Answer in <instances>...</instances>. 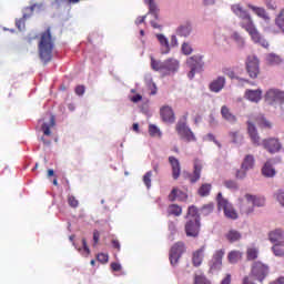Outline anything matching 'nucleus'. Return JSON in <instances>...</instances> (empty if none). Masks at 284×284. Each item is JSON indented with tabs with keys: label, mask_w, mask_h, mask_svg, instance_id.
Returning a JSON list of instances; mask_svg holds the SVG:
<instances>
[{
	"label": "nucleus",
	"mask_w": 284,
	"mask_h": 284,
	"mask_svg": "<svg viewBox=\"0 0 284 284\" xmlns=\"http://www.w3.org/2000/svg\"><path fill=\"white\" fill-rule=\"evenodd\" d=\"M169 163L172 169V178L174 181H179V176H181V162L174 156H169Z\"/></svg>",
	"instance_id": "nucleus-16"
},
{
	"label": "nucleus",
	"mask_w": 284,
	"mask_h": 284,
	"mask_svg": "<svg viewBox=\"0 0 284 284\" xmlns=\"http://www.w3.org/2000/svg\"><path fill=\"white\" fill-rule=\"evenodd\" d=\"M254 168V155H246L243 163L242 170H252Z\"/></svg>",
	"instance_id": "nucleus-37"
},
{
	"label": "nucleus",
	"mask_w": 284,
	"mask_h": 284,
	"mask_svg": "<svg viewBox=\"0 0 284 284\" xmlns=\"http://www.w3.org/2000/svg\"><path fill=\"white\" fill-rule=\"evenodd\" d=\"M230 136H231L233 143H241V141H243V135H240L239 132H236V131L231 132Z\"/></svg>",
	"instance_id": "nucleus-50"
},
{
	"label": "nucleus",
	"mask_w": 284,
	"mask_h": 284,
	"mask_svg": "<svg viewBox=\"0 0 284 284\" xmlns=\"http://www.w3.org/2000/svg\"><path fill=\"white\" fill-rule=\"evenodd\" d=\"M247 132L253 145L258 148V145H261V136H258V131H256L254 123L250 121L247 122Z\"/></svg>",
	"instance_id": "nucleus-15"
},
{
	"label": "nucleus",
	"mask_w": 284,
	"mask_h": 284,
	"mask_svg": "<svg viewBox=\"0 0 284 284\" xmlns=\"http://www.w3.org/2000/svg\"><path fill=\"white\" fill-rule=\"evenodd\" d=\"M112 247H114V250H116V252H121V242H119V240H112Z\"/></svg>",
	"instance_id": "nucleus-56"
},
{
	"label": "nucleus",
	"mask_w": 284,
	"mask_h": 284,
	"mask_svg": "<svg viewBox=\"0 0 284 284\" xmlns=\"http://www.w3.org/2000/svg\"><path fill=\"white\" fill-rule=\"evenodd\" d=\"M225 256V250H219L213 255V263L211 270H221L223 266V257Z\"/></svg>",
	"instance_id": "nucleus-17"
},
{
	"label": "nucleus",
	"mask_w": 284,
	"mask_h": 284,
	"mask_svg": "<svg viewBox=\"0 0 284 284\" xmlns=\"http://www.w3.org/2000/svg\"><path fill=\"white\" fill-rule=\"evenodd\" d=\"M246 72L251 79H258L261 74V62L256 55H248L246 58Z\"/></svg>",
	"instance_id": "nucleus-7"
},
{
	"label": "nucleus",
	"mask_w": 284,
	"mask_h": 284,
	"mask_svg": "<svg viewBox=\"0 0 284 284\" xmlns=\"http://www.w3.org/2000/svg\"><path fill=\"white\" fill-rule=\"evenodd\" d=\"M82 247L87 254H90V247L88 246V241L85 239H82Z\"/></svg>",
	"instance_id": "nucleus-62"
},
{
	"label": "nucleus",
	"mask_w": 284,
	"mask_h": 284,
	"mask_svg": "<svg viewBox=\"0 0 284 284\" xmlns=\"http://www.w3.org/2000/svg\"><path fill=\"white\" fill-rule=\"evenodd\" d=\"M54 125H55L54 115H51L50 123L42 124V131H43L44 136H50V134H52V132L50 131V128H54Z\"/></svg>",
	"instance_id": "nucleus-38"
},
{
	"label": "nucleus",
	"mask_w": 284,
	"mask_h": 284,
	"mask_svg": "<svg viewBox=\"0 0 284 284\" xmlns=\"http://www.w3.org/2000/svg\"><path fill=\"white\" fill-rule=\"evenodd\" d=\"M186 64L189 65V68L201 70V68H203V57L192 55L187 58Z\"/></svg>",
	"instance_id": "nucleus-19"
},
{
	"label": "nucleus",
	"mask_w": 284,
	"mask_h": 284,
	"mask_svg": "<svg viewBox=\"0 0 284 284\" xmlns=\"http://www.w3.org/2000/svg\"><path fill=\"white\" fill-rule=\"evenodd\" d=\"M231 10L235 17H239L241 20L240 27L247 32L253 43H258V45H262V48H270V42L263 38L261 32H258L256 24H254V20H252V16H250V13L243 9L240 3L233 4Z\"/></svg>",
	"instance_id": "nucleus-1"
},
{
	"label": "nucleus",
	"mask_w": 284,
	"mask_h": 284,
	"mask_svg": "<svg viewBox=\"0 0 284 284\" xmlns=\"http://www.w3.org/2000/svg\"><path fill=\"white\" fill-rule=\"evenodd\" d=\"M276 199H277L278 203H281L284 207V192L283 191H278V193L276 194Z\"/></svg>",
	"instance_id": "nucleus-57"
},
{
	"label": "nucleus",
	"mask_w": 284,
	"mask_h": 284,
	"mask_svg": "<svg viewBox=\"0 0 284 284\" xmlns=\"http://www.w3.org/2000/svg\"><path fill=\"white\" fill-rule=\"evenodd\" d=\"M268 240L271 241V243H281L283 242V231L281 229H277L275 231H272L268 234Z\"/></svg>",
	"instance_id": "nucleus-26"
},
{
	"label": "nucleus",
	"mask_w": 284,
	"mask_h": 284,
	"mask_svg": "<svg viewBox=\"0 0 284 284\" xmlns=\"http://www.w3.org/2000/svg\"><path fill=\"white\" fill-rule=\"evenodd\" d=\"M224 185L227 187V190H239V184L234 180L225 181Z\"/></svg>",
	"instance_id": "nucleus-48"
},
{
	"label": "nucleus",
	"mask_w": 284,
	"mask_h": 284,
	"mask_svg": "<svg viewBox=\"0 0 284 284\" xmlns=\"http://www.w3.org/2000/svg\"><path fill=\"white\" fill-rule=\"evenodd\" d=\"M262 174L267 179H272V176H276V170H274L270 162H266L262 168Z\"/></svg>",
	"instance_id": "nucleus-27"
},
{
	"label": "nucleus",
	"mask_w": 284,
	"mask_h": 284,
	"mask_svg": "<svg viewBox=\"0 0 284 284\" xmlns=\"http://www.w3.org/2000/svg\"><path fill=\"white\" fill-rule=\"evenodd\" d=\"M245 199L247 203H251L252 207H263V205H265V197H258L252 194H246Z\"/></svg>",
	"instance_id": "nucleus-23"
},
{
	"label": "nucleus",
	"mask_w": 284,
	"mask_h": 284,
	"mask_svg": "<svg viewBox=\"0 0 284 284\" xmlns=\"http://www.w3.org/2000/svg\"><path fill=\"white\" fill-rule=\"evenodd\" d=\"M39 57L44 65L52 61V50H54V41L52 40V32L50 28L41 33L40 42L38 44Z\"/></svg>",
	"instance_id": "nucleus-2"
},
{
	"label": "nucleus",
	"mask_w": 284,
	"mask_h": 284,
	"mask_svg": "<svg viewBox=\"0 0 284 284\" xmlns=\"http://www.w3.org/2000/svg\"><path fill=\"white\" fill-rule=\"evenodd\" d=\"M225 236L230 243H236V241H241L242 237L241 232L236 230H230Z\"/></svg>",
	"instance_id": "nucleus-33"
},
{
	"label": "nucleus",
	"mask_w": 284,
	"mask_h": 284,
	"mask_svg": "<svg viewBox=\"0 0 284 284\" xmlns=\"http://www.w3.org/2000/svg\"><path fill=\"white\" fill-rule=\"evenodd\" d=\"M242 284H256L254 280H251L250 276H244L242 280Z\"/></svg>",
	"instance_id": "nucleus-63"
},
{
	"label": "nucleus",
	"mask_w": 284,
	"mask_h": 284,
	"mask_svg": "<svg viewBox=\"0 0 284 284\" xmlns=\"http://www.w3.org/2000/svg\"><path fill=\"white\" fill-rule=\"evenodd\" d=\"M217 209L223 210L224 216H226V219H232L233 221L239 219V214L234 210V206H232V204H230V202L223 197L222 193L217 194Z\"/></svg>",
	"instance_id": "nucleus-6"
},
{
	"label": "nucleus",
	"mask_w": 284,
	"mask_h": 284,
	"mask_svg": "<svg viewBox=\"0 0 284 284\" xmlns=\"http://www.w3.org/2000/svg\"><path fill=\"white\" fill-rule=\"evenodd\" d=\"M158 41H160V44L162 45V54H168L170 52V42L168 41V38L163 34H156Z\"/></svg>",
	"instance_id": "nucleus-29"
},
{
	"label": "nucleus",
	"mask_w": 284,
	"mask_h": 284,
	"mask_svg": "<svg viewBox=\"0 0 284 284\" xmlns=\"http://www.w3.org/2000/svg\"><path fill=\"white\" fill-rule=\"evenodd\" d=\"M270 284H284V277H278L276 281H273Z\"/></svg>",
	"instance_id": "nucleus-64"
},
{
	"label": "nucleus",
	"mask_w": 284,
	"mask_h": 284,
	"mask_svg": "<svg viewBox=\"0 0 284 284\" xmlns=\"http://www.w3.org/2000/svg\"><path fill=\"white\" fill-rule=\"evenodd\" d=\"M179 196H183V199H187V194L183 193V191H180L179 189H173L171 193L169 194V201L174 202Z\"/></svg>",
	"instance_id": "nucleus-39"
},
{
	"label": "nucleus",
	"mask_w": 284,
	"mask_h": 284,
	"mask_svg": "<svg viewBox=\"0 0 284 284\" xmlns=\"http://www.w3.org/2000/svg\"><path fill=\"white\" fill-rule=\"evenodd\" d=\"M221 114H222V119H224V121H227L229 123H236L237 121L236 115L232 113V111L227 108V105H223L221 108Z\"/></svg>",
	"instance_id": "nucleus-21"
},
{
	"label": "nucleus",
	"mask_w": 284,
	"mask_h": 284,
	"mask_svg": "<svg viewBox=\"0 0 284 284\" xmlns=\"http://www.w3.org/2000/svg\"><path fill=\"white\" fill-rule=\"evenodd\" d=\"M211 92L219 93L221 90L225 88V77H219L217 79L213 80L209 85Z\"/></svg>",
	"instance_id": "nucleus-18"
},
{
	"label": "nucleus",
	"mask_w": 284,
	"mask_h": 284,
	"mask_svg": "<svg viewBox=\"0 0 284 284\" xmlns=\"http://www.w3.org/2000/svg\"><path fill=\"white\" fill-rule=\"evenodd\" d=\"M160 115L164 123H174V121H176L174 110H172L169 105H164L160 109Z\"/></svg>",
	"instance_id": "nucleus-14"
},
{
	"label": "nucleus",
	"mask_w": 284,
	"mask_h": 284,
	"mask_svg": "<svg viewBox=\"0 0 284 284\" xmlns=\"http://www.w3.org/2000/svg\"><path fill=\"white\" fill-rule=\"evenodd\" d=\"M149 134L150 136H161V130L156 125L150 124Z\"/></svg>",
	"instance_id": "nucleus-46"
},
{
	"label": "nucleus",
	"mask_w": 284,
	"mask_h": 284,
	"mask_svg": "<svg viewBox=\"0 0 284 284\" xmlns=\"http://www.w3.org/2000/svg\"><path fill=\"white\" fill-rule=\"evenodd\" d=\"M250 10H252L260 19H264V21H268L270 16H267V11L263 7H256L253 4H246Z\"/></svg>",
	"instance_id": "nucleus-24"
},
{
	"label": "nucleus",
	"mask_w": 284,
	"mask_h": 284,
	"mask_svg": "<svg viewBox=\"0 0 284 284\" xmlns=\"http://www.w3.org/2000/svg\"><path fill=\"white\" fill-rule=\"evenodd\" d=\"M184 232L186 236L196 239L201 232V220L199 219H189L184 225Z\"/></svg>",
	"instance_id": "nucleus-8"
},
{
	"label": "nucleus",
	"mask_w": 284,
	"mask_h": 284,
	"mask_svg": "<svg viewBox=\"0 0 284 284\" xmlns=\"http://www.w3.org/2000/svg\"><path fill=\"white\" fill-rule=\"evenodd\" d=\"M68 203L70 207L77 209L79 207V200L74 195H68Z\"/></svg>",
	"instance_id": "nucleus-47"
},
{
	"label": "nucleus",
	"mask_w": 284,
	"mask_h": 284,
	"mask_svg": "<svg viewBox=\"0 0 284 284\" xmlns=\"http://www.w3.org/2000/svg\"><path fill=\"white\" fill-rule=\"evenodd\" d=\"M193 52L192 45L190 43L184 42L182 44V53L185 54L186 57L190 55Z\"/></svg>",
	"instance_id": "nucleus-49"
},
{
	"label": "nucleus",
	"mask_w": 284,
	"mask_h": 284,
	"mask_svg": "<svg viewBox=\"0 0 284 284\" xmlns=\"http://www.w3.org/2000/svg\"><path fill=\"white\" fill-rule=\"evenodd\" d=\"M75 94H78V97H83V94H85V85L75 87Z\"/></svg>",
	"instance_id": "nucleus-55"
},
{
	"label": "nucleus",
	"mask_w": 284,
	"mask_h": 284,
	"mask_svg": "<svg viewBox=\"0 0 284 284\" xmlns=\"http://www.w3.org/2000/svg\"><path fill=\"white\" fill-rule=\"evenodd\" d=\"M184 252H185V243L183 242L175 243L171 247L170 255H169L171 265H176L181 256H183Z\"/></svg>",
	"instance_id": "nucleus-9"
},
{
	"label": "nucleus",
	"mask_w": 284,
	"mask_h": 284,
	"mask_svg": "<svg viewBox=\"0 0 284 284\" xmlns=\"http://www.w3.org/2000/svg\"><path fill=\"white\" fill-rule=\"evenodd\" d=\"M169 216H181L183 214V207L179 204H171L168 207Z\"/></svg>",
	"instance_id": "nucleus-30"
},
{
	"label": "nucleus",
	"mask_w": 284,
	"mask_h": 284,
	"mask_svg": "<svg viewBox=\"0 0 284 284\" xmlns=\"http://www.w3.org/2000/svg\"><path fill=\"white\" fill-rule=\"evenodd\" d=\"M143 183L148 187V190L152 187V171H149L143 175Z\"/></svg>",
	"instance_id": "nucleus-45"
},
{
	"label": "nucleus",
	"mask_w": 284,
	"mask_h": 284,
	"mask_svg": "<svg viewBox=\"0 0 284 284\" xmlns=\"http://www.w3.org/2000/svg\"><path fill=\"white\" fill-rule=\"evenodd\" d=\"M275 24L282 32H284V9H282L276 17Z\"/></svg>",
	"instance_id": "nucleus-43"
},
{
	"label": "nucleus",
	"mask_w": 284,
	"mask_h": 284,
	"mask_svg": "<svg viewBox=\"0 0 284 284\" xmlns=\"http://www.w3.org/2000/svg\"><path fill=\"white\" fill-rule=\"evenodd\" d=\"M212 212H214V203L204 204L200 210L202 216H210Z\"/></svg>",
	"instance_id": "nucleus-41"
},
{
	"label": "nucleus",
	"mask_w": 284,
	"mask_h": 284,
	"mask_svg": "<svg viewBox=\"0 0 284 284\" xmlns=\"http://www.w3.org/2000/svg\"><path fill=\"white\" fill-rule=\"evenodd\" d=\"M262 146L267 150L270 154H276L281 152L283 145L277 138H266L262 141Z\"/></svg>",
	"instance_id": "nucleus-11"
},
{
	"label": "nucleus",
	"mask_w": 284,
	"mask_h": 284,
	"mask_svg": "<svg viewBox=\"0 0 284 284\" xmlns=\"http://www.w3.org/2000/svg\"><path fill=\"white\" fill-rule=\"evenodd\" d=\"M265 6L268 10H276V1L274 0H265Z\"/></svg>",
	"instance_id": "nucleus-53"
},
{
	"label": "nucleus",
	"mask_w": 284,
	"mask_h": 284,
	"mask_svg": "<svg viewBox=\"0 0 284 284\" xmlns=\"http://www.w3.org/2000/svg\"><path fill=\"white\" fill-rule=\"evenodd\" d=\"M42 10L43 9V3H34L31 7L27 8V10H30V14L23 13L22 18L16 20V27L18 30H26V21L30 19V16L34 12V10Z\"/></svg>",
	"instance_id": "nucleus-12"
},
{
	"label": "nucleus",
	"mask_w": 284,
	"mask_h": 284,
	"mask_svg": "<svg viewBox=\"0 0 284 284\" xmlns=\"http://www.w3.org/2000/svg\"><path fill=\"white\" fill-rule=\"evenodd\" d=\"M210 192H212V184L210 183H203L197 190L199 196L202 197L210 196Z\"/></svg>",
	"instance_id": "nucleus-34"
},
{
	"label": "nucleus",
	"mask_w": 284,
	"mask_h": 284,
	"mask_svg": "<svg viewBox=\"0 0 284 284\" xmlns=\"http://www.w3.org/2000/svg\"><path fill=\"white\" fill-rule=\"evenodd\" d=\"M245 176H247V170L241 166V170L236 172V179H245Z\"/></svg>",
	"instance_id": "nucleus-54"
},
{
	"label": "nucleus",
	"mask_w": 284,
	"mask_h": 284,
	"mask_svg": "<svg viewBox=\"0 0 284 284\" xmlns=\"http://www.w3.org/2000/svg\"><path fill=\"white\" fill-rule=\"evenodd\" d=\"M144 1L149 6V14H152V17H154V19L158 21V19H159V11H160L159 7L154 2V0H144Z\"/></svg>",
	"instance_id": "nucleus-28"
},
{
	"label": "nucleus",
	"mask_w": 284,
	"mask_h": 284,
	"mask_svg": "<svg viewBox=\"0 0 284 284\" xmlns=\"http://www.w3.org/2000/svg\"><path fill=\"white\" fill-rule=\"evenodd\" d=\"M283 60H281V57L277 54L268 53L266 55V63H268V65H278Z\"/></svg>",
	"instance_id": "nucleus-36"
},
{
	"label": "nucleus",
	"mask_w": 284,
	"mask_h": 284,
	"mask_svg": "<svg viewBox=\"0 0 284 284\" xmlns=\"http://www.w3.org/2000/svg\"><path fill=\"white\" fill-rule=\"evenodd\" d=\"M175 132H178L180 139H182V141H186V143L196 141V135H194L192 129L187 126V116L185 115L178 121L175 125Z\"/></svg>",
	"instance_id": "nucleus-4"
},
{
	"label": "nucleus",
	"mask_w": 284,
	"mask_h": 284,
	"mask_svg": "<svg viewBox=\"0 0 284 284\" xmlns=\"http://www.w3.org/2000/svg\"><path fill=\"white\" fill-rule=\"evenodd\" d=\"M201 172H203V162L195 159L193 162V173L189 175L190 183H197L201 180Z\"/></svg>",
	"instance_id": "nucleus-13"
},
{
	"label": "nucleus",
	"mask_w": 284,
	"mask_h": 284,
	"mask_svg": "<svg viewBox=\"0 0 284 284\" xmlns=\"http://www.w3.org/2000/svg\"><path fill=\"white\" fill-rule=\"evenodd\" d=\"M267 274H270V266L257 261L253 263L250 275L246 276H250L251 281L263 283L267 278Z\"/></svg>",
	"instance_id": "nucleus-5"
},
{
	"label": "nucleus",
	"mask_w": 284,
	"mask_h": 284,
	"mask_svg": "<svg viewBox=\"0 0 284 284\" xmlns=\"http://www.w3.org/2000/svg\"><path fill=\"white\" fill-rule=\"evenodd\" d=\"M223 73L226 74V77H230V79H234V71L225 68L223 69Z\"/></svg>",
	"instance_id": "nucleus-61"
},
{
	"label": "nucleus",
	"mask_w": 284,
	"mask_h": 284,
	"mask_svg": "<svg viewBox=\"0 0 284 284\" xmlns=\"http://www.w3.org/2000/svg\"><path fill=\"white\" fill-rule=\"evenodd\" d=\"M109 258L110 257L105 253H99L97 255V260L99 261V263H102L103 265H105V263H108Z\"/></svg>",
	"instance_id": "nucleus-51"
},
{
	"label": "nucleus",
	"mask_w": 284,
	"mask_h": 284,
	"mask_svg": "<svg viewBox=\"0 0 284 284\" xmlns=\"http://www.w3.org/2000/svg\"><path fill=\"white\" fill-rule=\"evenodd\" d=\"M243 260V252L241 251H231L227 254V261L229 263H231L232 265H236V263H239V261Z\"/></svg>",
	"instance_id": "nucleus-25"
},
{
	"label": "nucleus",
	"mask_w": 284,
	"mask_h": 284,
	"mask_svg": "<svg viewBox=\"0 0 284 284\" xmlns=\"http://www.w3.org/2000/svg\"><path fill=\"white\" fill-rule=\"evenodd\" d=\"M132 103H139V101H143V97L141 94H135L131 98Z\"/></svg>",
	"instance_id": "nucleus-60"
},
{
	"label": "nucleus",
	"mask_w": 284,
	"mask_h": 284,
	"mask_svg": "<svg viewBox=\"0 0 284 284\" xmlns=\"http://www.w3.org/2000/svg\"><path fill=\"white\" fill-rule=\"evenodd\" d=\"M193 284H212L204 274H195Z\"/></svg>",
	"instance_id": "nucleus-44"
},
{
	"label": "nucleus",
	"mask_w": 284,
	"mask_h": 284,
	"mask_svg": "<svg viewBox=\"0 0 284 284\" xmlns=\"http://www.w3.org/2000/svg\"><path fill=\"white\" fill-rule=\"evenodd\" d=\"M204 253L205 246H202L197 251L193 252L192 264L194 267H201V264L203 263Z\"/></svg>",
	"instance_id": "nucleus-20"
},
{
	"label": "nucleus",
	"mask_w": 284,
	"mask_h": 284,
	"mask_svg": "<svg viewBox=\"0 0 284 284\" xmlns=\"http://www.w3.org/2000/svg\"><path fill=\"white\" fill-rule=\"evenodd\" d=\"M111 270L113 272H121V264H119L116 262L111 263Z\"/></svg>",
	"instance_id": "nucleus-58"
},
{
	"label": "nucleus",
	"mask_w": 284,
	"mask_h": 284,
	"mask_svg": "<svg viewBox=\"0 0 284 284\" xmlns=\"http://www.w3.org/2000/svg\"><path fill=\"white\" fill-rule=\"evenodd\" d=\"M185 219H189V220L197 219L199 221H201V215L199 214V209L194 205L189 206Z\"/></svg>",
	"instance_id": "nucleus-35"
},
{
	"label": "nucleus",
	"mask_w": 284,
	"mask_h": 284,
	"mask_svg": "<svg viewBox=\"0 0 284 284\" xmlns=\"http://www.w3.org/2000/svg\"><path fill=\"white\" fill-rule=\"evenodd\" d=\"M257 125L264 128L265 130H272V122H270L265 116L260 115L257 119Z\"/></svg>",
	"instance_id": "nucleus-40"
},
{
	"label": "nucleus",
	"mask_w": 284,
	"mask_h": 284,
	"mask_svg": "<svg viewBox=\"0 0 284 284\" xmlns=\"http://www.w3.org/2000/svg\"><path fill=\"white\" fill-rule=\"evenodd\" d=\"M220 284H232V275L226 274V276L222 280Z\"/></svg>",
	"instance_id": "nucleus-59"
},
{
	"label": "nucleus",
	"mask_w": 284,
	"mask_h": 284,
	"mask_svg": "<svg viewBox=\"0 0 284 284\" xmlns=\"http://www.w3.org/2000/svg\"><path fill=\"white\" fill-rule=\"evenodd\" d=\"M151 68L152 70H155V72H161L162 74L168 75L179 70V61L175 59H168L162 62L151 58Z\"/></svg>",
	"instance_id": "nucleus-3"
},
{
	"label": "nucleus",
	"mask_w": 284,
	"mask_h": 284,
	"mask_svg": "<svg viewBox=\"0 0 284 284\" xmlns=\"http://www.w3.org/2000/svg\"><path fill=\"white\" fill-rule=\"evenodd\" d=\"M258 258V247L248 246L246 248V260L247 261H256Z\"/></svg>",
	"instance_id": "nucleus-31"
},
{
	"label": "nucleus",
	"mask_w": 284,
	"mask_h": 284,
	"mask_svg": "<svg viewBox=\"0 0 284 284\" xmlns=\"http://www.w3.org/2000/svg\"><path fill=\"white\" fill-rule=\"evenodd\" d=\"M245 97L248 101L253 103H258L263 97V91L261 90H246Z\"/></svg>",
	"instance_id": "nucleus-22"
},
{
	"label": "nucleus",
	"mask_w": 284,
	"mask_h": 284,
	"mask_svg": "<svg viewBox=\"0 0 284 284\" xmlns=\"http://www.w3.org/2000/svg\"><path fill=\"white\" fill-rule=\"evenodd\" d=\"M284 241H282L281 243H276L274 244V246L272 247L273 254H275V256H284Z\"/></svg>",
	"instance_id": "nucleus-42"
},
{
	"label": "nucleus",
	"mask_w": 284,
	"mask_h": 284,
	"mask_svg": "<svg viewBox=\"0 0 284 284\" xmlns=\"http://www.w3.org/2000/svg\"><path fill=\"white\" fill-rule=\"evenodd\" d=\"M191 32H192V24H190L189 22L180 26L178 29L179 37H190Z\"/></svg>",
	"instance_id": "nucleus-32"
},
{
	"label": "nucleus",
	"mask_w": 284,
	"mask_h": 284,
	"mask_svg": "<svg viewBox=\"0 0 284 284\" xmlns=\"http://www.w3.org/2000/svg\"><path fill=\"white\" fill-rule=\"evenodd\" d=\"M99 241H101V233L98 230L93 231V246L99 245Z\"/></svg>",
	"instance_id": "nucleus-52"
},
{
	"label": "nucleus",
	"mask_w": 284,
	"mask_h": 284,
	"mask_svg": "<svg viewBox=\"0 0 284 284\" xmlns=\"http://www.w3.org/2000/svg\"><path fill=\"white\" fill-rule=\"evenodd\" d=\"M265 101L268 105H274V103H284V91L278 89H268L265 93Z\"/></svg>",
	"instance_id": "nucleus-10"
}]
</instances>
